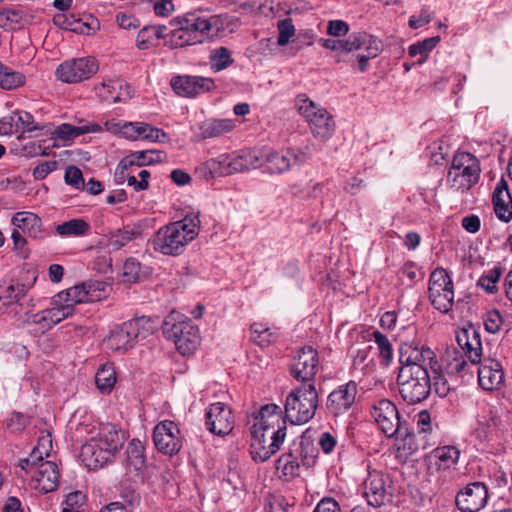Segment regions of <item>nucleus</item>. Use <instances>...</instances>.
<instances>
[{
  "label": "nucleus",
  "mask_w": 512,
  "mask_h": 512,
  "mask_svg": "<svg viewBox=\"0 0 512 512\" xmlns=\"http://www.w3.org/2000/svg\"><path fill=\"white\" fill-rule=\"evenodd\" d=\"M105 127L108 131L120 132L127 139L139 140L141 139L144 122L114 123L107 121Z\"/></svg>",
  "instance_id": "a19ab883"
},
{
  "label": "nucleus",
  "mask_w": 512,
  "mask_h": 512,
  "mask_svg": "<svg viewBox=\"0 0 512 512\" xmlns=\"http://www.w3.org/2000/svg\"><path fill=\"white\" fill-rule=\"evenodd\" d=\"M97 71L98 63L95 58H72L57 67L55 76L63 83L74 84L89 79Z\"/></svg>",
  "instance_id": "f8f14e48"
},
{
  "label": "nucleus",
  "mask_w": 512,
  "mask_h": 512,
  "mask_svg": "<svg viewBox=\"0 0 512 512\" xmlns=\"http://www.w3.org/2000/svg\"><path fill=\"white\" fill-rule=\"evenodd\" d=\"M97 90L102 98L112 100L113 103L121 102L132 97L130 86L118 80L102 82Z\"/></svg>",
  "instance_id": "473e14b6"
},
{
  "label": "nucleus",
  "mask_w": 512,
  "mask_h": 512,
  "mask_svg": "<svg viewBox=\"0 0 512 512\" xmlns=\"http://www.w3.org/2000/svg\"><path fill=\"white\" fill-rule=\"evenodd\" d=\"M480 172L479 160L473 154L458 152L448 170L447 184L454 191H468L479 181Z\"/></svg>",
  "instance_id": "0eeeda50"
},
{
  "label": "nucleus",
  "mask_w": 512,
  "mask_h": 512,
  "mask_svg": "<svg viewBox=\"0 0 512 512\" xmlns=\"http://www.w3.org/2000/svg\"><path fill=\"white\" fill-rule=\"evenodd\" d=\"M52 450V439L50 434L39 437L37 445L33 448L29 457L19 460L20 469H34L36 461H42L43 456H49Z\"/></svg>",
  "instance_id": "f704fd0d"
},
{
  "label": "nucleus",
  "mask_w": 512,
  "mask_h": 512,
  "mask_svg": "<svg viewBox=\"0 0 512 512\" xmlns=\"http://www.w3.org/2000/svg\"><path fill=\"white\" fill-rule=\"evenodd\" d=\"M357 391V383L352 380L334 389L327 397L328 413L335 417L347 413L355 403Z\"/></svg>",
  "instance_id": "412c9836"
},
{
  "label": "nucleus",
  "mask_w": 512,
  "mask_h": 512,
  "mask_svg": "<svg viewBox=\"0 0 512 512\" xmlns=\"http://www.w3.org/2000/svg\"><path fill=\"white\" fill-rule=\"evenodd\" d=\"M134 170H136V168H134L132 166L130 159H127L125 157L117 165V168H116L115 174H114L115 181L118 184H122L124 182H127L130 174L133 173Z\"/></svg>",
  "instance_id": "69168bd1"
},
{
  "label": "nucleus",
  "mask_w": 512,
  "mask_h": 512,
  "mask_svg": "<svg viewBox=\"0 0 512 512\" xmlns=\"http://www.w3.org/2000/svg\"><path fill=\"white\" fill-rule=\"evenodd\" d=\"M291 504L285 497L282 495H270L267 499L265 505L266 512H290Z\"/></svg>",
  "instance_id": "bf43d9fd"
},
{
  "label": "nucleus",
  "mask_w": 512,
  "mask_h": 512,
  "mask_svg": "<svg viewBox=\"0 0 512 512\" xmlns=\"http://www.w3.org/2000/svg\"><path fill=\"white\" fill-rule=\"evenodd\" d=\"M178 23L179 27L169 34L168 42L171 47L179 48L203 42L205 35L198 14L189 13L179 19Z\"/></svg>",
  "instance_id": "ddd939ff"
},
{
  "label": "nucleus",
  "mask_w": 512,
  "mask_h": 512,
  "mask_svg": "<svg viewBox=\"0 0 512 512\" xmlns=\"http://www.w3.org/2000/svg\"><path fill=\"white\" fill-rule=\"evenodd\" d=\"M95 382L101 392L109 393L116 383L114 366L110 363L102 365L95 375Z\"/></svg>",
  "instance_id": "79ce46f5"
},
{
  "label": "nucleus",
  "mask_w": 512,
  "mask_h": 512,
  "mask_svg": "<svg viewBox=\"0 0 512 512\" xmlns=\"http://www.w3.org/2000/svg\"><path fill=\"white\" fill-rule=\"evenodd\" d=\"M126 328L129 329L136 343L152 335L158 328V318L147 316L136 317L126 321Z\"/></svg>",
  "instance_id": "72a5a7b5"
},
{
  "label": "nucleus",
  "mask_w": 512,
  "mask_h": 512,
  "mask_svg": "<svg viewBox=\"0 0 512 512\" xmlns=\"http://www.w3.org/2000/svg\"><path fill=\"white\" fill-rule=\"evenodd\" d=\"M500 276L501 269L494 267L479 278L478 285L488 293L492 294L497 291V283L500 279Z\"/></svg>",
  "instance_id": "13d9d810"
},
{
  "label": "nucleus",
  "mask_w": 512,
  "mask_h": 512,
  "mask_svg": "<svg viewBox=\"0 0 512 512\" xmlns=\"http://www.w3.org/2000/svg\"><path fill=\"white\" fill-rule=\"evenodd\" d=\"M319 368L318 353L311 346L302 347L291 367L292 376L302 384L314 383V377Z\"/></svg>",
  "instance_id": "a211bd4d"
},
{
  "label": "nucleus",
  "mask_w": 512,
  "mask_h": 512,
  "mask_svg": "<svg viewBox=\"0 0 512 512\" xmlns=\"http://www.w3.org/2000/svg\"><path fill=\"white\" fill-rule=\"evenodd\" d=\"M31 480H59L61 473L53 461H36L34 469H22Z\"/></svg>",
  "instance_id": "e433bc0d"
},
{
  "label": "nucleus",
  "mask_w": 512,
  "mask_h": 512,
  "mask_svg": "<svg viewBox=\"0 0 512 512\" xmlns=\"http://www.w3.org/2000/svg\"><path fill=\"white\" fill-rule=\"evenodd\" d=\"M25 83L26 76L22 72L4 65L0 61V88L10 91L23 87Z\"/></svg>",
  "instance_id": "4c0bfd02"
},
{
  "label": "nucleus",
  "mask_w": 512,
  "mask_h": 512,
  "mask_svg": "<svg viewBox=\"0 0 512 512\" xmlns=\"http://www.w3.org/2000/svg\"><path fill=\"white\" fill-rule=\"evenodd\" d=\"M102 127L97 123H84L83 120L79 121V125H72L63 123L51 131L52 138L60 140L64 145L70 144L78 136L88 133H99Z\"/></svg>",
  "instance_id": "a878e982"
},
{
  "label": "nucleus",
  "mask_w": 512,
  "mask_h": 512,
  "mask_svg": "<svg viewBox=\"0 0 512 512\" xmlns=\"http://www.w3.org/2000/svg\"><path fill=\"white\" fill-rule=\"evenodd\" d=\"M460 457V450L455 446L435 448L427 457L426 465L430 475L454 467Z\"/></svg>",
  "instance_id": "b1692460"
},
{
  "label": "nucleus",
  "mask_w": 512,
  "mask_h": 512,
  "mask_svg": "<svg viewBox=\"0 0 512 512\" xmlns=\"http://www.w3.org/2000/svg\"><path fill=\"white\" fill-rule=\"evenodd\" d=\"M206 428L213 434L224 436L229 434L234 427V419L231 409L222 402L209 405L205 413Z\"/></svg>",
  "instance_id": "aec40b11"
},
{
  "label": "nucleus",
  "mask_w": 512,
  "mask_h": 512,
  "mask_svg": "<svg viewBox=\"0 0 512 512\" xmlns=\"http://www.w3.org/2000/svg\"><path fill=\"white\" fill-rule=\"evenodd\" d=\"M286 421L281 408L267 404L253 417L250 453L256 461L264 462L274 455L286 437Z\"/></svg>",
  "instance_id": "f257e3e1"
},
{
  "label": "nucleus",
  "mask_w": 512,
  "mask_h": 512,
  "mask_svg": "<svg viewBox=\"0 0 512 512\" xmlns=\"http://www.w3.org/2000/svg\"><path fill=\"white\" fill-rule=\"evenodd\" d=\"M278 28V39L277 43L279 46H285L290 38L295 34V27L290 18L280 20L277 24Z\"/></svg>",
  "instance_id": "680f3d73"
},
{
  "label": "nucleus",
  "mask_w": 512,
  "mask_h": 512,
  "mask_svg": "<svg viewBox=\"0 0 512 512\" xmlns=\"http://www.w3.org/2000/svg\"><path fill=\"white\" fill-rule=\"evenodd\" d=\"M492 201L496 216L504 222H509L512 219V197L504 179L496 184Z\"/></svg>",
  "instance_id": "bb28decb"
},
{
  "label": "nucleus",
  "mask_w": 512,
  "mask_h": 512,
  "mask_svg": "<svg viewBox=\"0 0 512 512\" xmlns=\"http://www.w3.org/2000/svg\"><path fill=\"white\" fill-rule=\"evenodd\" d=\"M163 333L182 355L192 354L200 343L199 329L190 320H177L174 314L164 320Z\"/></svg>",
  "instance_id": "6e6552de"
},
{
  "label": "nucleus",
  "mask_w": 512,
  "mask_h": 512,
  "mask_svg": "<svg viewBox=\"0 0 512 512\" xmlns=\"http://www.w3.org/2000/svg\"><path fill=\"white\" fill-rule=\"evenodd\" d=\"M310 157L303 149L287 148L281 151L266 150V167L271 173L282 174L292 167L302 165Z\"/></svg>",
  "instance_id": "dca6fc26"
},
{
  "label": "nucleus",
  "mask_w": 512,
  "mask_h": 512,
  "mask_svg": "<svg viewBox=\"0 0 512 512\" xmlns=\"http://www.w3.org/2000/svg\"><path fill=\"white\" fill-rule=\"evenodd\" d=\"M416 347L412 343H402L399 347L400 370L397 377L399 393L408 405L416 403V380L414 366L416 365Z\"/></svg>",
  "instance_id": "1a4fd4ad"
},
{
  "label": "nucleus",
  "mask_w": 512,
  "mask_h": 512,
  "mask_svg": "<svg viewBox=\"0 0 512 512\" xmlns=\"http://www.w3.org/2000/svg\"><path fill=\"white\" fill-rule=\"evenodd\" d=\"M25 294V286L18 282L0 286V310L18 303Z\"/></svg>",
  "instance_id": "58836bf2"
},
{
  "label": "nucleus",
  "mask_w": 512,
  "mask_h": 512,
  "mask_svg": "<svg viewBox=\"0 0 512 512\" xmlns=\"http://www.w3.org/2000/svg\"><path fill=\"white\" fill-rule=\"evenodd\" d=\"M295 106L316 139L327 141L331 138L336 124L326 108L311 100L306 94H299L296 97Z\"/></svg>",
  "instance_id": "423d86ee"
},
{
  "label": "nucleus",
  "mask_w": 512,
  "mask_h": 512,
  "mask_svg": "<svg viewBox=\"0 0 512 512\" xmlns=\"http://www.w3.org/2000/svg\"><path fill=\"white\" fill-rule=\"evenodd\" d=\"M153 441L159 452L169 456L177 454L182 447L180 430L173 421L169 420H164L155 426Z\"/></svg>",
  "instance_id": "f3484780"
},
{
  "label": "nucleus",
  "mask_w": 512,
  "mask_h": 512,
  "mask_svg": "<svg viewBox=\"0 0 512 512\" xmlns=\"http://www.w3.org/2000/svg\"><path fill=\"white\" fill-rule=\"evenodd\" d=\"M126 470L132 477H144L147 469L144 459V446L139 439H132L126 450Z\"/></svg>",
  "instance_id": "cd10ccee"
},
{
  "label": "nucleus",
  "mask_w": 512,
  "mask_h": 512,
  "mask_svg": "<svg viewBox=\"0 0 512 512\" xmlns=\"http://www.w3.org/2000/svg\"><path fill=\"white\" fill-rule=\"evenodd\" d=\"M51 304L52 306L50 308H47L46 310L50 314V320L53 321L54 325L60 323L64 319L73 316L76 310L71 305H68L65 302H56L55 296L52 298Z\"/></svg>",
  "instance_id": "8fccbe9b"
},
{
  "label": "nucleus",
  "mask_w": 512,
  "mask_h": 512,
  "mask_svg": "<svg viewBox=\"0 0 512 512\" xmlns=\"http://www.w3.org/2000/svg\"><path fill=\"white\" fill-rule=\"evenodd\" d=\"M13 113L18 126V132H33L36 130L50 132L49 125L35 124L34 117L29 112L17 111Z\"/></svg>",
  "instance_id": "09e8293b"
},
{
  "label": "nucleus",
  "mask_w": 512,
  "mask_h": 512,
  "mask_svg": "<svg viewBox=\"0 0 512 512\" xmlns=\"http://www.w3.org/2000/svg\"><path fill=\"white\" fill-rule=\"evenodd\" d=\"M209 60L211 69L216 72L228 68L233 63L231 52L226 47H217L211 50Z\"/></svg>",
  "instance_id": "49530a36"
},
{
  "label": "nucleus",
  "mask_w": 512,
  "mask_h": 512,
  "mask_svg": "<svg viewBox=\"0 0 512 512\" xmlns=\"http://www.w3.org/2000/svg\"><path fill=\"white\" fill-rule=\"evenodd\" d=\"M456 342L472 364H479V385L486 391L500 389L504 384L502 364L492 358L481 360L482 343L479 332L474 328L463 329L456 334Z\"/></svg>",
  "instance_id": "f03ea898"
},
{
  "label": "nucleus",
  "mask_w": 512,
  "mask_h": 512,
  "mask_svg": "<svg viewBox=\"0 0 512 512\" xmlns=\"http://www.w3.org/2000/svg\"><path fill=\"white\" fill-rule=\"evenodd\" d=\"M396 435V457L397 459L404 463L410 464L411 467L414 466L416 462L415 452H416V437L415 435L408 430L405 426L403 429V434H395Z\"/></svg>",
  "instance_id": "c85d7f7f"
},
{
  "label": "nucleus",
  "mask_w": 512,
  "mask_h": 512,
  "mask_svg": "<svg viewBox=\"0 0 512 512\" xmlns=\"http://www.w3.org/2000/svg\"><path fill=\"white\" fill-rule=\"evenodd\" d=\"M142 129L141 140L162 143L168 139L167 134L163 130L153 127L148 123L144 122V127Z\"/></svg>",
  "instance_id": "e2e57ef3"
},
{
  "label": "nucleus",
  "mask_w": 512,
  "mask_h": 512,
  "mask_svg": "<svg viewBox=\"0 0 512 512\" xmlns=\"http://www.w3.org/2000/svg\"><path fill=\"white\" fill-rule=\"evenodd\" d=\"M108 285L103 281L89 280L76 284L55 295L56 302H65L73 308L80 303L96 302L104 297Z\"/></svg>",
  "instance_id": "9d476101"
},
{
  "label": "nucleus",
  "mask_w": 512,
  "mask_h": 512,
  "mask_svg": "<svg viewBox=\"0 0 512 512\" xmlns=\"http://www.w3.org/2000/svg\"><path fill=\"white\" fill-rule=\"evenodd\" d=\"M86 501L87 496L83 491L70 492L63 502L62 509H68L71 512H82Z\"/></svg>",
  "instance_id": "4d7b16f0"
},
{
  "label": "nucleus",
  "mask_w": 512,
  "mask_h": 512,
  "mask_svg": "<svg viewBox=\"0 0 512 512\" xmlns=\"http://www.w3.org/2000/svg\"><path fill=\"white\" fill-rule=\"evenodd\" d=\"M372 40H377V38L366 32L352 33L347 39L342 40V53L362 51L369 43H372Z\"/></svg>",
  "instance_id": "c03bdc74"
},
{
  "label": "nucleus",
  "mask_w": 512,
  "mask_h": 512,
  "mask_svg": "<svg viewBox=\"0 0 512 512\" xmlns=\"http://www.w3.org/2000/svg\"><path fill=\"white\" fill-rule=\"evenodd\" d=\"M465 356L463 350L461 352L455 347H448L444 355L448 373L457 374L462 372L467 365Z\"/></svg>",
  "instance_id": "a18cd8bd"
},
{
  "label": "nucleus",
  "mask_w": 512,
  "mask_h": 512,
  "mask_svg": "<svg viewBox=\"0 0 512 512\" xmlns=\"http://www.w3.org/2000/svg\"><path fill=\"white\" fill-rule=\"evenodd\" d=\"M429 299L439 311L447 313L454 300L453 283L443 268L436 269L430 275L428 287Z\"/></svg>",
  "instance_id": "9b49d317"
},
{
  "label": "nucleus",
  "mask_w": 512,
  "mask_h": 512,
  "mask_svg": "<svg viewBox=\"0 0 512 512\" xmlns=\"http://www.w3.org/2000/svg\"><path fill=\"white\" fill-rule=\"evenodd\" d=\"M317 407L318 392L315 384H301L286 397L285 417L292 424H305L314 417Z\"/></svg>",
  "instance_id": "39448f33"
},
{
  "label": "nucleus",
  "mask_w": 512,
  "mask_h": 512,
  "mask_svg": "<svg viewBox=\"0 0 512 512\" xmlns=\"http://www.w3.org/2000/svg\"><path fill=\"white\" fill-rule=\"evenodd\" d=\"M165 31V26H144L137 35V47L141 50L148 49L155 43V41L166 37Z\"/></svg>",
  "instance_id": "ea45409f"
},
{
  "label": "nucleus",
  "mask_w": 512,
  "mask_h": 512,
  "mask_svg": "<svg viewBox=\"0 0 512 512\" xmlns=\"http://www.w3.org/2000/svg\"><path fill=\"white\" fill-rule=\"evenodd\" d=\"M201 28L205 36H226L235 32L240 26L237 17L229 15L200 16Z\"/></svg>",
  "instance_id": "5701e85b"
},
{
  "label": "nucleus",
  "mask_w": 512,
  "mask_h": 512,
  "mask_svg": "<svg viewBox=\"0 0 512 512\" xmlns=\"http://www.w3.org/2000/svg\"><path fill=\"white\" fill-rule=\"evenodd\" d=\"M488 488L484 482H469L456 496V505L463 512H478L487 503Z\"/></svg>",
  "instance_id": "6ab92c4d"
},
{
  "label": "nucleus",
  "mask_w": 512,
  "mask_h": 512,
  "mask_svg": "<svg viewBox=\"0 0 512 512\" xmlns=\"http://www.w3.org/2000/svg\"><path fill=\"white\" fill-rule=\"evenodd\" d=\"M441 365L429 347L422 346L418 357V403L425 400L431 391V377H437Z\"/></svg>",
  "instance_id": "2eb2a0df"
},
{
  "label": "nucleus",
  "mask_w": 512,
  "mask_h": 512,
  "mask_svg": "<svg viewBox=\"0 0 512 512\" xmlns=\"http://www.w3.org/2000/svg\"><path fill=\"white\" fill-rule=\"evenodd\" d=\"M11 224L32 239L42 240L46 237L41 218L33 212H16L11 218Z\"/></svg>",
  "instance_id": "393cba45"
},
{
  "label": "nucleus",
  "mask_w": 512,
  "mask_h": 512,
  "mask_svg": "<svg viewBox=\"0 0 512 512\" xmlns=\"http://www.w3.org/2000/svg\"><path fill=\"white\" fill-rule=\"evenodd\" d=\"M139 235L135 230H117L109 239V246L113 250H119Z\"/></svg>",
  "instance_id": "6e6d98bb"
},
{
  "label": "nucleus",
  "mask_w": 512,
  "mask_h": 512,
  "mask_svg": "<svg viewBox=\"0 0 512 512\" xmlns=\"http://www.w3.org/2000/svg\"><path fill=\"white\" fill-rule=\"evenodd\" d=\"M392 482H365L364 497L370 506L380 507L392 500Z\"/></svg>",
  "instance_id": "2f4dec72"
},
{
  "label": "nucleus",
  "mask_w": 512,
  "mask_h": 512,
  "mask_svg": "<svg viewBox=\"0 0 512 512\" xmlns=\"http://www.w3.org/2000/svg\"><path fill=\"white\" fill-rule=\"evenodd\" d=\"M199 229L198 213H189L183 219L161 227L152 240L153 249L166 256H178L197 237Z\"/></svg>",
  "instance_id": "20e7f679"
},
{
  "label": "nucleus",
  "mask_w": 512,
  "mask_h": 512,
  "mask_svg": "<svg viewBox=\"0 0 512 512\" xmlns=\"http://www.w3.org/2000/svg\"><path fill=\"white\" fill-rule=\"evenodd\" d=\"M65 182L77 189L84 186V179L82 172L75 166H69L65 171Z\"/></svg>",
  "instance_id": "774afa93"
},
{
  "label": "nucleus",
  "mask_w": 512,
  "mask_h": 512,
  "mask_svg": "<svg viewBox=\"0 0 512 512\" xmlns=\"http://www.w3.org/2000/svg\"><path fill=\"white\" fill-rule=\"evenodd\" d=\"M266 150H245L241 152L245 170L257 169L266 165Z\"/></svg>",
  "instance_id": "864d4df0"
},
{
  "label": "nucleus",
  "mask_w": 512,
  "mask_h": 512,
  "mask_svg": "<svg viewBox=\"0 0 512 512\" xmlns=\"http://www.w3.org/2000/svg\"><path fill=\"white\" fill-rule=\"evenodd\" d=\"M197 137L201 140L223 136L231 132L235 123L231 119L209 118L198 124Z\"/></svg>",
  "instance_id": "7c9ffc66"
},
{
  "label": "nucleus",
  "mask_w": 512,
  "mask_h": 512,
  "mask_svg": "<svg viewBox=\"0 0 512 512\" xmlns=\"http://www.w3.org/2000/svg\"><path fill=\"white\" fill-rule=\"evenodd\" d=\"M503 323V317L498 310H491L487 312L484 320V326L489 333L495 334L499 332Z\"/></svg>",
  "instance_id": "0e129e2a"
},
{
  "label": "nucleus",
  "mask_w": 512,
  "mask_h": 512,
  "mask_svg": "<svg viewBox=\"0 0 512 512\" xmlns=\"http://www.w3.org/2000/svg\"><path fill=\"white\" fill-rule=\"evenodd\" d=\"M50 318V314L46 309H44L40 312L31 315L28 318L27 323L28 325H34L36 327V332L45 333L46 331L50 330L52 327L55 326L53 324V321L50 320Z\"/></svg>",
  "instance_id": "5fc2aeb1"
},
{
  "label": "nucleus",
  "mask_w": 512,
  "mask_h": 512,
  "mask_svg": "<svg viewBox=\"0 0 512 512\" xmlns=\"http://www.w3.org/2000/svg\"><path fill=\"white\" fill-rule=\"evenodd\" d=\"M216 161L223 174L245 171V164H243L241 153L222 154L217 157Z\"/></svg>",
  "instance_id": "37998d69"
},
{
  "label": "nucleus",
  "mask_w": 512,
  "mask_h": 512,
  "mask_svg": "<svg viewBox=\"0 0 512 512\" xmlns=\"http://www.w3.org/2000/svg\"><path fill=\"white\" fill-rule=\"evenodd\" d=\"M174 92L182 97H195L196 95L212 90L214 80L201 76H176L171 80Z\"/></svg>",
  "instance_id": "4be33fe9"
},
{
  "label": "nucleus",
  "mask_w": 512,
  "mask_h": 512,
  "mask_svg": "<svg viewBox=\"0 0 512 512\" xmlns=\"http://www.w3.org/2000/svg\"><path fill=\"white\" fill-rule=\"evenodd\" d=\"M90 231V224L83 218H73L55 227V233L61 238L83 237Z\"/></svg>",
  "instance_id": "c9c22d12"
},
{
  "label": "nucleus",
  "mask_w": 512,
  "mask_h": 512,
  "mask_svg": "<svg viewBox=\"0 0 512 512\" xmlns=\"http://www.w3.org/2000/svg\"><path fill=\"white\" fill-rule=\"evenodd\" d=\"M372 335L379 349L381 363L388 366L393 358V349L389 339L377 330L373 331Z\"/></svg>",
  "instance_id": "3c124183"
},
{
  "label": "nucleus",
  "mask_w": 512,
  "mask_h": 512,
  "mask_svg": "<svg viewBox=\"0 0 512 512\" xmlns=\"http://www.w3.org/2000/svg\"><path fill=\"white\" fill-rule=\"evenodd\" d=\"M82 445L81 456L89 469H98L109 462L122 448L124 432L111 423L100 424Z\"/></svg>",
  "instance_id": "7ed1b4c3"
},
{
  "label": "nucleus",
  "mask_w": 512,
  "mask_h": 512,
  "mask_svg": "<svg viewBox=\"0 0 512 512\" xmlns=\"http://www.w3.org/2000/svg\"><path fill=\"white\" fill-rule=\"evenodd\" d=\"M371 416L386 436L403 434L405 425L400 422L398 410L390 400L381 399L375 403L371 410Z\"/></svg>",
  "instance_id": "4468645a"
},
{
  "label": "nucleus",
  "mask_w": 512,
  "mask_h": 512,
  "mask_svg": "<svg viewBox=\"0 0 512 512\" xmlns=\"http://www.w3.org/2000/svg\"><path fill=\"white\" fill-rule=\"evenodd\" d=\"M252 339L260 346H266L274 342L278 337L277 330H272L262 323H254L251 326Z\"/></svg>",
  "instance_id": "de8ad7c7"
},
{
  "label": "nucleus",
  "mask_w": 512,
  "mask_h": 512,
  "mask_svg": "<svg viewBox=\"0 0 512 512\" xmlns=\"http://www.w3.org/2000/svg\"><path fill=\"white\" fill-rule=\"evenodd\" d=\"M382 51V43L379 39L372 40V43H369L367 47H365L361 54H358V67L361 72H365L368 67V61L377 57Z\"/></svg>",
  "instance_id": "603ef678"
},
{
  "label": "nucleus",
  "mask_w": 512,
  "mask_h": 512,
  "mask_svg": "<svg viewBox=\"0 0 512 512\" xmlns=\"http://www.w3.org/2000/svg\"><path fill=\"white\" fill-rule=\"evenodd\" d=\"M141 265L135 258H128L123 265V280L135 283L139 280Z\"/></svg>",
  "instance_id": "052dcab7"
},
{
  "label": "nucleus",
  "mask_w": 512,
  "mask_h": 512,
  "mask_svg": "<svg viewBox=\"0 0 512 512\" xmlns=\"http://www.w3.org/2000/svg\"><path fill=\"white\" fill-rule=\"evenodd\" d=\"M106 347L113 352L124 353L134 347L136 340H134L129 329L126 328V323L116 326L104 340Z\"/></svg>",
  "instance_id": "c756f323"
},
{
  "label": "nucleus",
  "mask_w": 512,
  "mask_h": 512,
  "mask_svg": "<svg viewBox=\"0 0 512 512\" xmlns=\"http://www.w3.org/2000/svg\"><path fill=\"white\" fill-rule=\"evenodd\" d=\"M120 497L131 507H135L140 503V494L128 483L121 486Z\"/></svg>",
  "instance_id": "338daca9"
}]
</instances>
